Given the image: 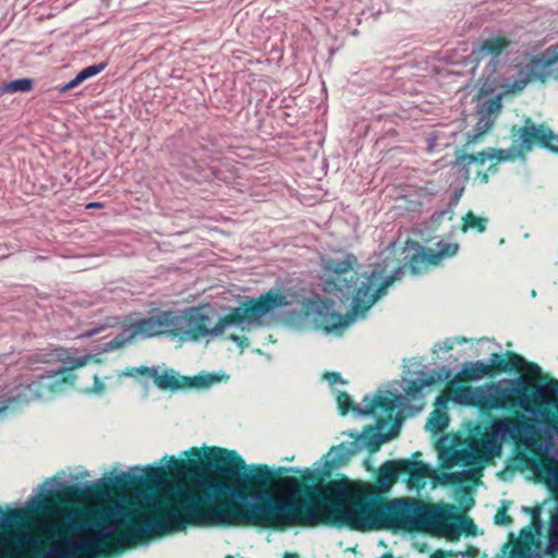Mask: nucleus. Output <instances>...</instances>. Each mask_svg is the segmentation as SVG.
I'll return each mask as SVG.
<instances>
[{"instance_id":"nucleus-23","label":"nucleus","mask_w":558,"mask_h":558,"mask_svg":"<svg viewBox=\"0 0 558 558\" xmlns=\"http://www.w3.org/2000/svg\"><path fill=\"white\" fill-rule=\"evenodd\" d=\"M57 485L58 483L54 480L43 483L39 487L40 493L28 500V507L37 513H56L57 508L51 497H59L63 500L70 501L63 494L68 486H62L60 489H57Z\"/></svg>"},{"instance_id":"nucleus-62","label":"nucleus","mask_w":558,"mask_h":558,"mask_svg":"<svg viewBox=\"0 0 558 558\" xmlns=\"http://www.w3.org/2000/svg\"><path fill=\"white\" fill-rule=\"evenodd\" d=\"M99 206H100L99 203H92V204L88 205V207H99Z\"/></svg>"},{"instance_id":"nucleus-26","label":"nucleus","mask_w":558,"mask_h":558,"mask_svg":"<svg viewBox=\"0 0 558 558\" xmlns=\"http://www.w3.org/2000/svg\"><path fill=\"white\" fill-rule=\"evenodd\" d=\"M134 472L141 478L136 484L146 486V489H143L142 492H154L155 494L166 492L167 474L162 468H134Z\"/></svg>"},{"instance_id":"nucleus-34","label":"nucleus","mask_w":558,"mask_h":558,"mask_svg":"<svg viewBox=\"0 0 558 558\" xmlns=\"http://www.w3.org/2000/svg\"><path fill=\"white\" fill-rule=\"evenodd\" d=\"M533 453L541 459L549 462H558V446L550 439L539 441V435L535 436V445L529 448Z\"/></svg>"},{"instance_id":"nucleus-56","label":"nucleus","mask_w":558,"mask_h":558,"mask_svg":"<svg viewBox=\"0 0 558 558\" xmlns=\"http://www.w3.org/2000/svg\"><path fill=\"white\" fill-rule=\"evenodd\" d=\"M520 537L524 539H533V533L530 526H526L521 530Z\"/></svg>"},{"instance_id":"nucleus-6","label":"nucleus","mask_w":558,"mask_h":558,"mask_svg":"<svg viewBox=\"0 0 558 558\" xmlns=\"http://www.w3.org/2000/svg\"><path fill=\"white\" fill-rule=\"evenodd\" d=\"M94 359L92 354H81L74 348H56L36 353V360L41 363L59 362L60 365L45 374H40L31 383L20 384L15 392L0 395V413L15 402H31L39 399H51L62 393L73 384L72 371L88 364Z\"/></svg>"},{"instance_id":"nucleus-28","label":"nucleus","mask_w":558,"mask_h":558,"mask_svg":"<svg viewBox=\"0 0 558 558\" xmlns=\"http://www.w3.org/2000/svg\"><path fill=\"white\" fill-rule=\"evenodd\" d=\"M435 405L436 409L430 413L425 428L428 432L438 434L442 432L449 423V416L447 414V399L444 396H438Z\"/></svg>"},{"instance_id":"nucleus-36","label":"nucleus","mask_w":558,"mask_h":558,"mask_svg":"<svg viewBox=\"0 0 558 558\" xmlns=\"http://www.w3.org/2000/svg\"><path fill=\"white\" fill-rule=\"evenodd\" d=\"M398 466L395 461H386L379 469V483L383 487L389 488L398 478Z\"/></svg>"},{"instance_id":"nucleus-54","label":"nucleus","mask_w":558,"mask_h":558,"mask_svg":"<svg viewBox=\"0 0 558 558\" xmlns=\"http://www.w3.org/2000/svg\"><path fill=\"white\" fill-rule=\"evenodd\" d=\"M105 390L104 384L99 380L98 376H94V388L93 392L101 393Z\"/></svg>"},{"instance_id":"nucleus-33","label":"nucleus","mask_w":558,"mask_h":558,"mask_svg":"<svg viewBox=\"0 0 558 558\" xmlns=\"http://www.w3.org/2000/svg\"><path fill=\"white\" fill-rule=\"evenodd\" d=\"M492 372V365L483 361L464 362L461 367L460 374L469 380H480Z\"/></svg>"},{"instance_id":"nucleus-14","label":"nucleus","mask_w":558,"mask_h":558,"mask_svg":"<svg viewBox=\"0 0 558 558\" xmlns=\"http://www.w3.org/2000/svg\"><path fill=\"white\" fill-rule=\"evenodd\" d=\"M447 437L439 440V456L447 468L454 465H482L483 462L500 454L504 439L490 429V437L481 440H472L466 447H447Z\"/></svg>"},{"instance_id":"nucleus-59","label":"nucleus","mask_w":558,"mask_h":558,"mask_svg":"<svg viewBox=\"0 0 558 558\" xmlns=\"http://www.w3.org/2000/svg\"><path fill=\"white\" fill-rule=\"evenodd\" d=\"M453 340H454V344H456V343L461 344V343H464V342L466 341L464 338H456V339H453Z\"/></svg>"},{"instance_id":"nucleus-10","label":"nucleus","mask_w":558,"mask_h":558,"mask_svg":"<svg viewBox=\"0 0 558 558\" xmlns=\"http://www.w3.org/2000/svg\"><path fill=\"white\" fill-rule=\"evenodd\" d=\"M163 460L166 463L161 468L167 470L166 474L172 476L173 481L167 478L165 493L134 492L132 494L133 504L148 508L159 517L175 515L177 522L181 523L179 510L196 493L193 485L186 480V475L203 474V466L194 460L180 461L173 457L163 458Z\"/></svg>"},{"instance_id":"nucleus-24","label":"nucleus","mask_w":558,"mask_h":558,"mask_svg":"<svg viewBox=\"0 0 558 558\" xmlns=\"http://www.w3.org/2000/svg\"><path fill=\"white\" fill-rule=\"evenodd\" d=\"M450 371L445 366L434 369L432 373H426L422 369L414 379L403 378L402 388L408 397L415 400L422 397L421 391L424 387L430 386L436 381L446 380L450 377Z\"/></svg>"},{"instance_id":"nucleus-17","label":"nucleus","mask_w":558,"mask_h":558,"mask_svg":"<svg viewBox=\"0 0 558 558\" xmlns=\"http://www.w3.org/2000/svg\"><path fill=\"white\" fill-rule=\"evenodd\" d=\"M174 312L163 311L148 318H143L131 324L129 336H116L112 340L104 343V351H109L122 347L130 339L141 336L143 338L156 337L163 333H170L175 337Z\"/></svg>"},{"instance_id":"nucleus-21","label":"nucleus","mask_w":558,"mask_h":558,"mask_svg":"<svg viewBox=\"0 0 558 558\" xmlns=\"http://www.w3.org/2000/svg\"><path fill=\"white\" fill-rule=\"evenodd\" d=\"M195 476L196 478L192 485L196 494L203 497L204 506H206L207 501L218 502L229 497L246 501V495H251V493H244V497H239L240 492L236 490L234 486L231 487L227 483L213 476H202V474Z\"/></svg>"},{"instance_id":"nucleus-58","label":"nucleus","mask_w":558,"mask_h":558,"mask_svg":"<svg viewBox=\"0 0 558 558\" xmlns=\"http://www.w3.org/2000/svg\"><path fill=\"white\" fill-rule=\"evenodd\" d=\"M460 193H456L454 198L450 203L451 206L456 205L459 202Z\"/></svg>"},{"instance_id":"nucleus-42","label":"nucleus","mask_w":558,"mask_h":558,"mask_svg":"<svg viewBox=\"0 0 558 558\" xmlns=\"http://www.w3.org/2000/svg\"><path fill=\"white\" fill-rule=\"evenodd\" d=\"M220 380L219 377L210 375V374H204L198 375L193 378L192 385L196 387L207 388L211 386L215 383H218Z\"/></svg>"},{"instance_id":"nucleus-48","label":"nucleus","mask_w":558,"mask_h":558,"mask_svg":"<svg viewBox=\"0 0 558 558\" xmlns=\"http://www.w3.org/2000/svg\"><path fill=\"white\" fill-rule=\"evenodd\" d=\"M532 422L533 423H541V424H545L546 427L556 433L558 435V423H555L554 422V415L549 412V418L548 421H535L534 417H532Z\"/></svg>"},{"instance_id":"nucleus-25","label":"nucleus","mask_w":558,"mask_h":558,"mask_svg":"<svg viewBox=\"0 0 558 558\" xmlns=\"http://www.w3.org/2000/svg\"><path fill=\"white\" fill-rule=\"evenodd\" d=\"M519 156V150L515 147H511L508 149H495L488 148L487 150H483L477 155L464 154L457 158L456 163L461 166L462 168L477 162L483 165L487 159H497L498 161L512 160Z\"/></svg>"},{"instance_id":"nucleus-46","label":"nucleus","mask_w":558,"mask_h":558,"mask_svg":"<svg viewBox=\"0 0 558 558\" xmlns=\"http://www.w3.org/2000/svg\"><path fill=\"white\" fill-rule=\"evenodd\" d=\"M82 83L83 82L81 81V78H78V75L76 74V76L73 80H71L66 84L57 86L56 89L59 94H64L65 92L77 87Z\"/></svg>"},{"instance_id":"nucleus-41","label":"nucleus","mask_w":558,"mask_h":558,"mask_svg":"<svg viewBox=\"0 0 558 558\" xmlns=\"http://www.w3.org/2000/svg\"><path fill=\"white\" fill-rule=\"evenodd\" d=\"M106 62L88 65L77 73L78 78H81V81L84 82L102 72L106 69Z\"/></svg>"},{"instance_id":"nucleus-4","label":"nucleus","mask_w":558,"mask_h":558,"mask_svg":"<svg viewBox=\"0 0 558 558\" xmlns=\"http://www.w3.org/2000/svg\"><path fill=\"white\" fill-rule=\"evenodd\" d=\"M511 50V41L504 36H495L485 39L468 56L470 73L482 83V89L498 92L495 98L481 105L478 113L493 118L500 111L504 96L522 92L534 80L558 76V43L524 65L518 61L519 57L508 62Z\"/></svg>"},{"instance_id":"nucleus-16","label":"nucleus","mask_w":558,"mask_h":558,"mask_svg":"<svg viewBox=\"0 0 558 558\" xmlns=\"http://www.w3.org/2000/svg\"><path fill=\"white\" fill-rule=\"evenodd\" d=\"M141 481L135 474L134 468L128 472H121L117 475H109L92 483L74 484L66 487L63 492L64 496L74 501L87 499L88 501H102L110 498L111 489L124 492L136 482Z\"/></svg>"},{"instance_id":"nucleus-7","label":"nucleus","mask_w":558,"mask_h":558,"mask_svg":"<svg viewBox=\"0 0 558 558\" xmlns=\"http://www.w3.org/2000/svg\"><path fill=\"white\" fill-rule=\"evenodd\" d=\"M204 457V466L229 480L240 492L239 497H244V493H251L255 487L274 485L277 476L282 474H301L305 482L316 481L315 474L310 469L301 470L292 466L270 469L265 464L246 465L236 451L219 447L206 449Z\"/></svg>"},{"instance_id":"nucleus-19","label":"nucleus","mask_w":558,"mask_h":558,"mask_svg":"<svg viewBox=\"0 0 558 558\" xmlns=\"http://www.w3.org/2000/svg\"><path fill=\"white\" fill-rule=\"evenodd\" d=\"M490 429L495 430L499 438L510 439L523 445L526 449L535 445V436H538V429L531 422H520L512 417H500L490 424Z\"/></svg>"},{"instance_id":"nucleus-38","label":"nucleus","mask_w":558,"mask_h":558,"mask_svg":"<svg viewBox=\"0 0 558 558\" xmlns=\"http://www.w3.org/2000/svg\"><path fill=\"white\" fill-rule=\"evenodd\" d=\"M19 543L22 547H28V548H32V554L31 555H27L25 554V556L27 557H31V558H43V556L45 555V553L48 550V548L43 553V555H40L39 557V546H40V541L39 538L34 535L33 533L31 532H24L22 533V535L20 536L19 538ZM17 554H23L24 553H21L19 551Z\"/></svg>"},{"instance_id":"nucleus-30","label":"nucleus","mask_w":558,"mask_h":558,"mask_svg":"<svg viewBox=\"0 0 558 558\" xmlns=\"http://www.w3.org/2000/svg\"><path fill=\"white\" fill-rule=\"evenodd\" d=\"M449 398L461 405L478 407V387L457 386L448 390Z\"/></svg>"},{"instance_id":"nucleus-9","label":"nucleus","mask_w":558,"mask_h":558,"mask_svg":"<svg viewBox=\"0 0 558 558\" xmlns=\"http://www.w3.org/2000/svg\"><path fill=\"white\" fill-rule=\"evenodd\" d=\"M418 500L396 499L385 508L362 498L348 499L341 524L356 531H373L385 527L416 531Z\"/></svg>"},{"instance_id":"nucleus-52","label":"nucleus","mask_w":558,"mask_h":558,"mask_svg":"<svg viewBox=\"0 0 558 558\" xmlns=\"http://www.w3.org/2000/svg\"><path fill=\"white\" fill-rule=\"evenodd\" d=\"M324 378L328 380L330 385L342 383L341 376L338 373H325Z\"/></svg>"},{"instance_id":"nucleus-3","label":"nucleus","mask_w":558,"mask_h":558,"mask_svg":"<svg viewBox=\"0 0 558 558\" xmlns=\"http://www.w3.org/2000/svg\"><path fill=\"white\" fill-rule=\"evenodd\" d=\"M281 484L289 489L276 496L267 487H255L250 515L260 526L287 529L295 525L315 526L320 523L341 524L352 490L347 482L331 481L326 486L302 484L286 476Z\"/></svg>"},{"instance_id":"nucleus-47","label":"nucleus","mask_w":558,"mask_h":558,"mask_svg":"<svg viewBox=\"0 0 558 558\" xmlns=\"http://www.w3.org/2000/svg\"><path fill=\"white\" fill-rule=\"evenodd\" d=\"M106 328H107V325L99 324V325L95 326L94 328L88 329V330L82 332L78 336V338H81V339L92 338V337L100 333L101 331H104Z\"/></svg>"},{"instance_id":"nucleus-40","label":"nucleus","mask_w":558,"mask_h":558,"mask_svg":"<svg viewBox=\"0 0 558 558\" xmlns=\"http://www.w3.org/2000/svg\"><path fill=\"white\" fill-rule=\"evenodd\" d=\"M486 219L480 218L472 213H468L463 217L462 231L466 232L470 229H476L478 232H484L486 230Z\"/></svg>"},{"instance_id":"nucleus-1","label":"nucleus","mask_w":558,"mask_h":558,"mask_svg":"<svg viewBox=\"0 0 558 558\" xmlns=\"http://www.w3.org/2000/svg\"><path fill=\"white\" fill-rule=\"evenodd\" d=\"M95 508L71 507L62 510L60 523L50 532V545L43 558H97L120 555L162 531H150L137 537L132 532L150 523L158 515L133 504L128 507L122 498L111 497L96 501Z\"/></svg>"},{"instance_id":"nucleus-63","label":"nucleus","mask_w":558,"mask_h":558,"mask_svg":"<svg viewBox=\"0 0 558 558\" xmlns=\"http://www.w3.org/2000/svg\"><path fill=\"white\" fill-rule=\"evenodd\" d=\"M482 181H483V182H487V174H484V175L482 177Z\"/></svg>"},{"instance_id":"nucleus-15","label":"nucleus","mask_w":558,"mask_h":558,"mask_svg":"<svg viewBox=\"0 0 558 558\" xmlns=\"http://www.w3.org/2000/svg\"><path fill=\"white\" fill-rule=\"evenodd\" d=\"M523 377L505 378L478 387V407L487 410L529 409Z\"/></svg>"},{"instance_id":"nucleus-61","label":"nucleus","mask_w":558,"mask_h":558,"mask_svg":"<svg viewBox=\"0 0 558 558\" xmlns=\"http://www.w3.org/2000/svg\"><path fill=\"white\" fill-rule=\"evenodd\" d=\"M283 558H296V555L286 554Z\"/></svg>"},{"instance_id":"nucleus-64","label":"nucleus","mask_w":558,"mask_h":558,"mask_svg":"<svg viewBox=\"0 0 558 558\" xmlns=\"http://www.w3.org/2000/svg\"><path fill=\"white\" fill-rule=\"evenodd\" d=\"M488 170H489V171H492V172H495V171H496V169H495V167H494V166L489 167V169H488Z\"/></svg>"},{"instance_id":"nucleus-43","label":"nucleus","mask_w":558,"mask_h":558,"mask_svg":"<svg viewBox=\"0 0 558 558\" xmlns=\"http://www.w3.org/2000/svg\"><path fill=\"white\" fill-rule=\"evenodd\" d=\"M506 360L498 353H493L489 357L487 365H492V368H497L502 372L509 371Z\"/></svg>"},{"instance_id":"nucleus-53","label":"nucleus","mask_w":558,"mask_h":558,"mask_svg":"<svg viewBox=\"0 0 558 558\" xmlns=\"http://www.w3.org/2000/svg\"><path fill=\"white\" fill-rule=\"evenodd\" d=\"M447 215L449 216V219H451L452 215H453V211L451 209H447V210H441V211L435 213L432 216V220L434 222H438L441 218H444Z\"/></svg>"},{"instance_id":"nucleus-55","label":"nucleus","mask_w":558,"mask_h":558,"mask_svg":"<svg viewBox=\"0 0 558 558\" xmlns=\"http://www.w3.org/2000/svg\"><path fill=\"white\" fill-rule=\"evenodd\" d=\"M509 521H510V518L508 515H506L505 512H499L495 517V522L497 524H504V523L509 522Z\"/></svg>"},{"instance_id":"nucleus-13","label":"nucleus","mask_w":558,"mask_h":558,"mask_svg":"<svg viewBox=\"0 0 558 558\" xmlns=\"http://www.w3.org/2000/svg\"><path fill=\"white\" fill-rule=\"evenodd\" d=\"M400 427L401 422L396 418L390 430L385 433V422L383 420H377V432H374V428L368 426L360 434L356 432L348 433L352 440L332 447L325 457V465L339 468L347 463L351 457L364 449L371 452L377 451L381 444L398 435Z\"/></svg>"},{"instance_id":"nucleus-8","label":"nucleus","mask_w":558,"mask_h":558,"mask_svg":"<svg viewBox=\"0 0 558 558\" xmlns=\"http://www.w3.org/2000/svg\"><path fill=\"white\" fill-rule=\"evenodd\" d=\"M242 502V506L232 502L223 507H207L204 506L203 497L195 493L179 510L181 523L177 522L175 515L149 518L148 525L138 527L132 533L142 537L150 531H162L165 534H169L184 531L190 524L196 526L227 525L235 521L260 526V523L250 515V505L258 504L253 500V492H251V499L246 497V501Z\"/></svg>"},{"instance_id":"nucleus-60","label":"nucleus","mask_w":558,"mask_h":558,"mask_svg":"<svg viewBox=\"0 0 558 558\" xmlns=\"http://www.w3.org/2000/svg\"><path fill=\"white\" fill-rule=\"evenodd\" d=\"M550 407H555L556 410L558 411V399L557 400H554V404H549Z\"/></svg>"},{"instance_id":"nucleus-31","label":"nucleus","mask_w":558,"mask_h":558,"mask_svg":"<svg viewBox=\"0 0 558 558\" xmlns=\"http://www.w3.org/2000/svg\"><path fill=\"white\" fill-rule=\"evenodd\" d=\"M142 374H147L154 383L161 389L178 388L180 387L179 380L173 371H166L159 373L157 368L143 367Z\"/></svg>"},{"instance_id":"nucleus-35","label":"nucleus","mask_w":558,"mask_h":558,"mask_svg":"<svg viewBox=\"0 0 558 558\" xmlns=\"http://www.w3.org/2000/svg\"><path fill=\"white\" fill-rule=\"evenodd\" d=\"M532 554L530 546L518 542L513 546L506 544L495 558H531Z\"/></svg>"},{"instance_id":"nucleus-45","label":"nucleus","mask_w":558,"mask_h":558,"mask_svg":"<svg viewBox=\"0 0 558 558\" xmlns=\"http://www.w3.org/2000/svg\"><path fill=\"white\" fill-rule=\"evenodd\" d=\"M474 466L475 468L464 469L461 472L453 473V475H456L459 480H462V481H471L476 476V473H477L478 466H476V465H474Z\"/></svg>"},{"instance_id":"nucleus-18","label":"nucleus","mask_w":558,"mask_h":558,"mask_svg":"<svg viewBox=\"0 0 558 558\" xmlns=\"http://www.w3.org/2000/svg\"><path fill=\"white\" fill-rule=\"evenodd\" d=\"M525 396L530 403L525 413L534 417L535 421H548L549 410L544 408L546 404H554L558 400V380L551 379L547 384L542 381L533 387H529L530 381L523 377Z\"/></svg>"},{"instance_id":"nucleus-32","label":"nucleus","mask_w":558,"mask_h":558,"mask_svg":"<svg viewBox=\"0 0 558 558\" xmlns=\"http://www.w3.org/2000/svg\"><path fill=\"white\" fill-rule=\"evenodd\" d=\"M175 166L179 168L182 177H184L187 180H197L198 177H203L202 166L194 157L190 155L180 156L178 161L175 162Z\"/></svg>"},{"instance_id":"nucleus-12","label":"nucleus","mask_w":558,"mask_h":558,"mask_svg":"<svg viewBox=\"0 0 558 558\" xmlns=\"http://www.w3.org/2000/svg\"><path fill=\"white\" fill-rule=\"evenodd\" d=\"M474 529L473 521L460 515L456 506L418 500L416 531L456 539L462 532L472 533Z\"/></svg>"},{"instance_id":"nucleus-2","label":"nucleus","mask_w":558,"mask_h":558,"mask_svg":"<svg viewBox=\"0 0 558 558\" xmlns=\"http://www.w3.org/2000/svg\"><path fill=\"white\" fill-rule=\"evenodd\" d=\"M356 264L357 259L352 254L323 258V290L340 303L350 304L351 310L345 316L335 310L336 302L331 299L315 295L304 302L307 312L316 315V325L327 333L341 332L355 320L364 318L375 302L386 294L387 288L403 276L407 267L397 257L396 243L380 252L371 265L372 270L359 275L354 270ZM280 291L295 293L296 303H301L295 291Z\"/></svg>"},{"instance_id":"nucleus-5","label":"nucleus","mask_w":558,"mask_h":558,"mask_svg":"<svg viewBox=\"0 0 558 558\" xmlns=\"http://www.w3.org/2000/svg\"><path fill=\"white\" fill-rule=\"evenodd\" d=\"M294 302L295 293L271 289L257 299L244 302L225 317H220L217 310L209 304L174 312L175 337L182 341L197 342L218 337L231 326L246 330L252 325H259L262 318L275 308L290 306Z\"/></svg>"},{"instance_id":"nucleus-51","label":"nucleus","mask_w":558,"mask_h":558,"mask_svg":"<svg viewBox=\"0 0 558 558\" xmlns=\"http://www.w3.org/2000/svg\"><path fill=\"white\" fill-rule=\"evenodd\" d=\"M229 339L236 342L242 349L248 347V343H250L248 338H246L244 336L240 337V336L231 335L229 337Z\"/></svg>"},{"instance_id":"nucleus-49","label":"nucleus","mask_w":558,"mask_h":558,"mask_svg":"<svg viewBox=\"0 0 558 558\" xmlns=\"http://www.w3.org/2000/svg\"><path fill=\"white\" fill-rule=\"evenodd\" d=\"M532 524L534 525L537 533H539L542 529V521H541V510L534 509L532 511Z\"/></svg>"},{"instance_id":"nucleus-29","label":"nucleus","mask_w":558,"mask_h":558,"mask_svg":"<svg viewBox=\"0 0 558 558\" xmlns=\"http://www.w3.org/2000/svg\"><path fill=\"white\" fill-rule=\"evenodd\" d=\"M33 517L25 509L11 510L1 514V526L12 531H22Z\"/></svg>"},{"instance_id":"nucleus-20","label":"nucleus","mask_w":558,"mask_h":558,"mask_svg":"<svg viewBox=\"0 0 558 558\" xmlns=\"http://www.w3.org/2000/svg\"><path fill=\"white\" fill-rule=\"evenodd\" d=\"M459 251L458 243L438 241L435 247H421L410 259V270L413 275H421L430 266L439 265L444 259L453 257Z\"/></svg>"},{"instance_id":"nucleus-11","label":"nucleus","mask_w":558,"mask_h":558,"mask_svg":"<svg viewBox=\"0 0 558 558\" xmlns=\"http://www.w3.org/2000/svg\"><path fill=\"white\" fill-rule=\"evenodd\" d=\"M336 400L341 415H345L350 410L357 416L376 415L377 420L385 422V433L390 430L396 418L402 423V413L420 412V409L412 411L407 408L408 398L405 396L389 390L378 391L374 397L365 396L363 408L360 404H353L350 396L344 391H337Z\"/></svg>"},{"instance_id":"nucleus-22","label":"nucleus","mask_w":558,"mask_h":558,"mask_svg":"<svg viewBox=\"0 0 558 558\" xmlns=\"http://www.w3.org/2000/svg\"><path fill=\"white\" fill-rule=\"evenodd\" d=\"M530 122L531 120L527 119L525 122L526 125L520 128L515 134L518 136L520 147L524 150H531L533 144H541L551 150H558L556 146L551 144V141H558V136H556L547 126L543 124L529 125Z\"/></svg>"},{"instance_id":"nucleus-27","label":"nucleus","mask_w":558,"mask_h":558,"mask_svg":"<svg viewBox=\"0 0 558 558\" xmlns=\"http://www.w3.org/2000/svg\"><path fill=\"white\" fill-rule=\"evenodd\" d=\"M507 355L512 368L525 372L524 375H520L519 377H525L530 381L529 387L536 386L542 381V369L537 364L530 363L515 353H508Z\"/></svg>"},{"instance_id":"nucleus-37","label":"nucleus","mask_w":558,"mask_h":558,"mask_svg":"<svg viewBox=\"0 0 558 558\" xmlns=\"http://www.w3.org/2000/svg\"><path fill=\"white\" fill-rule=\"evenodd\" d=\"M494 118L478 113L477 122L474 126L473 133H468L466 144L475 143L482 135H484L493 125Z\"/></svg>"},{"instance_id":"nucleus-39","label":"nucleus","mask_w":558,"mask_h":558,"mask_svg":"<svg viewBox=\"0 0 558 558\" xmlns=\"http://www.w3.org/2000/svg\"><path fill=\"white\" fill-rule=\"evenodd\" d=\"M33 88V80L32 78H19L3 84L0 88L2 93H17V92H29Z\"/></svg>"},{"instance_id":"nucleus-44","label":"nucleus","mask_w":558,"mask_h":558,"mask_svg":"<svg viewBox=\"0 0 558 558\" xmlns=\"http://www.w3.org/2000/svg\"><path fill=\"white\" fill-rule=\"evenodd\" d=\"M410 475L412 480H421L429 475V470L426 465H417L410 471Z\"/></svg>"},{"instance_id":"nucleus-50","label":"nucleus","mask_w":558,"mask_h":558,"mask_svg":"<svg viewBox=\"0 0 558 558\" xmlns=\"http://www.w3.org/2000/svg\"><path fill=\"white\" fill-rule=\"evenodd\" d=\"M454 347V340L453 339H447L442 343H438L435 345L434 351H450Z\"/></svg>"},{"instance_id":"nucleus-57","label":"nucleus","mask_w":558,"mask_h":558,"mask_svg":"<svg viewBox=\"0 0 558 558\" xmlns=\"http://www.w3.org/2000/svg\"><path fill=\"white\" fill-rule=\"evenodd\" d=\"M432 558H445V555L441 551H436L432 555Z\"/></svg>"}]
</instances>
